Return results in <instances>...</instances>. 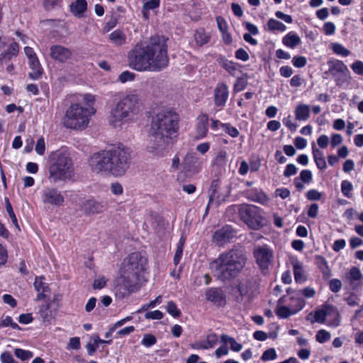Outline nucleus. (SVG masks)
<instances>
[{"label": "nucleus", "mask_w": 363, "mask_h": 363, "mask_svg": "<svg viewBox=\"0 0 363 363\" xmlns=\"http://www.w3.org/2000/svg\"><path fill=\"white\" fill-rule=\"evenodd\" d=\"M227 152L225 150H220L218 152L215 158V164L218 166L224 165L226 162Z\"/></svg>", "instance_id": "603ef678"}, {"label": "nucleus", "mask_w": 363, "mask_h": 363, "mask_svg": "<svg viewBox=\"0 0 363 363\" xmlns=\"http://www.w3.org/2000/svg\"><path fill=\"white\" fill-rule=\"evenodd\" d=\"M141 111V104L137 94H130L115 100L111 111L110 122L115 128L133 121Z\"/></svg>", "instance_id": "39448f33"}, {"label": "nucleus", "mask_w": 363, "mask_h": 363, "mask_svg": "<svg viewBox=\"0 0 363 363\" xmlns=\"http://www.w3.org/2000/svg\"><path fill=\"white\" fill-rule=\"evenodd\" d=\"M179 121L178 114L171 108H162L152 116L150 133L158 140L157 147L164 146L177 136Z\"/></svg>", "instance_id": "20e7f679"}, {"label": "nucleus", "mask_w": 363, "mask_h": 363, "mask_svg": "<svg viewBox=\"0 0 363 363\" xmlns=\"http://www.w3.org/2000/svg\"><path fill=\"white\" fill-rule=\"evenodd\" d=\"M206 298L217 306L226 304V297L220 288H210L206 291Z\"/></svg>", "instance_id": "6ab92c4d"}, {"label": "nucleus", "mask_w": 363, "mask_h": 363, "mask_svg": "<svg viewBox=\"0 0 363 363\" xmlns=\"http://www.w3.org/2000/svg\"><path fill=\"white\" fill-rule=\"evenodd\" d=\"M315 262L325 277H328L330 276V272L328 265V262L323 257L320 255L315 256Z\"/></svg>", "instance_id": "4c0bfd02"}, {"label": "nucleus", "mask_w": 363, "mask_h": 363, "mask_svg": "<svg viewBox=\"0 0 363 363\" xmlns=\"http://www.w3.org/2000/svg\"><path fill=\"white\" fill-rule=\"evenodd\" d=\"M167 311L174 318L179 317L182 313L181 311L177 308L176 303L172 301H170L167 303Z\"/></svg>", "instance_id": "a18cd8bd"}, {"label": "nucleus", "mask_w": 363, "mask_h": 363, "mask_svg": "<svg viewBox=\"0 0 363 363\" xmlns=\"http://www.w3.org/2000/svg\"><path fill=\"white\" fill-rule=\"evenodd\" d=\"M92 107H84L78 104H72L67 110L63 124L71 129H83L87 127L89 117L94 113Z\"/></svg>", "instance_id": "6e6552de"}, {"label": "nucleus", "mask_w": 363, "mask_h": 363, "mask_svg": "<svg viewBox=\"0 0 363 363\" xmlns=\"http://www.w3.org/2000/svg\"><path fill=\"white\" fill-rule=\"evenodd\" d=\"M237 289L241 296L253 294L258 289L257 279L253 277L243 279L239 281Z\"/></svg>", "instance_id": "a211bd4d"}, {"label": "nucleus", "mask_w": 363, "mask_h": 363, "mask_svg": "<svg viewBox=\"0 0 363 363\" xmlns=\"http://www.w3.org/2000/svg\"><path fill=\"white\" fill-rule=\"evenodd\" d=\"M291 262L293 267L295 281L298 283L303 282L306 280V277L304 275L303 263L297 258H293Z\"/></svg>", "instance_id": "a878e982"}, {"label": "nucleus", "mask_w": 363, "mask_h": 363, "mask_svg": "<svg viewBox=\"0 0 363 363\" xmlns=\"http://www.w3.org/2000/svg\"><path fill=\"white\" fill-rule=\"evenodd\" d=\"M293 65L298 68H302L307 63L306 58L303 56H294L292 59Z\"/></svg>", "instance_id": "6e6d98bb"}, {"label": "nucleus", "mask_w": 363, "mask_h": 363, "mask_svg": "<svg viewBox=\"0 0 363 363\" xmlns=\"http://www.w3.org/2000/svg\"><path fill=\"white\" fill-rule=\"evenodd\" d=\"M145 317L146 319L160 320L163 318V313L160 311L156 310L154 311L147 312Z\"/></svg>", "instance_id": "052dcab7"}, {"label": "nucleus", "mask_w": 363, "mask_h": 363, "mask_svg": "<svg viewBox=\"0 0 363 363\" xmlns=\"http://www.w3.org/2000/svg\"><path fill=\"white\" fill-rule=\"evenodd\" d=\"M352 190L353 186L350 182H349L348 180H344L342 182L341 191L342 194L345 196L349 199L352 198L353 196Z\"/></svg>", "instance_id": "79ce46f5"}, {"label": "nucleus", "mask_w": 363, "mask_h": 363, "mask_svg": "<svg viewBox=\"0 0 363 363\" xmlns=\"http://www.w3.org/2000/svg\"><path fill=\"white\" fill-rule=\"evenodd\" d=\"M298 169L293 164H288L284 172V176L285 177H290L291 176L295 175L297 173Z\"/></svg>", "instance_id": "e2e57ef3"}, {"label": "nucleus", "mask_w": 363, "mask_h": 363, "mask_svg": "<svg viewBox=\"0 0 363 363\" xmlns=\"http://www.w3.org/2000/svg\"><path fill=\"white\" fill-rule=\"evenodd\" d=\"M247 81L242 78V77H238L233 86V91L234 92H240L244 90L247 86Z\"/></svg>", "instance_id": "49530a36"}, {"label": "nucleus", "mask_w": 363, "mask_h": 363, "mask_svg": "<svg viewBox=\"0 0 363 363\" xmlns=\"http://www.w3.org/2000/svg\"><path fill=\"white\" fill-rule=\"evenodd\" d=\"M135 78V74L130 71H124L118 77V79L121 83L133 81Z\"/></svg>", "instance_id": "8fccbe9b"}, {"label": "nucleus", "mask_w": 363, "mask_h": 363, "mask_svg": "<svg viewBox=\"0 0 363 363\" xmlns=\"http://www.w3.org/2000/svg\"><path fill=\"white\" fill-rule=\"evenodd\" d=\"M1 363H18L16 362L9 352H4L0 355Z\"/></svg>", "instance_id": "bf43d9fd"}, {"label": "nucleus", "mask_w": 363, "mask_h": 363, "mask_svg": "<svg viewBox=\"0 0 363 363\" xmlns=\"http://www.w3.org/2000/svg\"><path fill=\"white\" fill-rule=\"evenodd\" d=\"M156 342H157V339L152 334H145L143 336V338L141 342V343L147 347H150L154 345Z\"/></svg>", "instance_id": "09e8293b"}, {"label": "nucleus", "mask_w": 363, "mask_h": 363, "mask_svg": "<svg viewBox=\"0 0 363 363\" xmlns=\"http://www.w3.org/2000/svg\"><path fill=\"white\" fill-rule=\"evenodd\" d=\"M357 291H352L348 295L345 293L344 299L350 306H354L359 304L360 298L357 294Z\"/></svg>", "instance_id": "a19ab883"}, {"label": "nucleus", "mask_w": 363, "mask_h": 363, "mask_svg": "<svg viewBox=\"0 0 363 363\" xmlns=\"http://www.w3.org/2000/svg\"><path fill=\"white\" fill-rule=\"evenodd\" d=\"M363 274L357 267H352L348 272L345 273V281L348 286L347 290L359 291L362 286Z\"/></svg>", "instance_id": "f8f14e48"}, {"label": "nucleus", "mask_w": 363, "mask_h": 363, "mask_svg": "<svg viewBox=\"0 0 363 363\" xmlns=\"http://www.w3.org/2000/svg\"><path fill=\"white\" fill-rule=\"evenodd\" d=\"M216 20L218 28L221 33L228 30V26L224 18L221 16H217Z\"/></svg>", "instance_id": "680f3d73"}, {"label": "nucleus", "mask_w": 363, "mask_h": 363, "mask_svg": "<svg viewBox=\"0 0 363 363\" xmlns=\"http://www.w3.org/2000/svg\"><path fill=\"white\" fill-rule=\"evenodd\" d=\"M238 213L241 220L250 228L258 230L263 227L264 218L259 208L254 205L242 204L238 206Z\"/></svg>", "instance_id": "1a4fd4ad"}, {"label": "nucleus", "mask_w": 363, "mask_h": 363, "mask_svg": "<svg viewBox=\"0 0 363 363\" xmlns=\"http://www.w3.org/2000/svg\"><path fill=\"white\" fill-rule=\"evenodd\" d=\"M82 210L86 215H94L102 213L106 208L104 201H96L94 199H89L84 201L81 205Z\"/></svg>", "instance_id": "f3484780"}, {"label": "nucleus", "mask_w": 363, "mask_h": 363, "mask_svg": "<svg viewBox=\"0 0 363 363\" xmlns=\"http://www.w3.org/2000/svg\"><path fill=\"white\" fill-rule=\"evenodd\" d=\"M327 317L335 318L334 325L337 326L339 325V313L337 308L327 303H324L320 308L315 311L313 313H310L306 317V320L311 323H324Z\"/></svg>", "instance_id": "9d476101"}, {"label": "nucleus", "mask_w": 363, "mask_h": 363, "mask_svg": "<svg viewBox=\"0 0 363 363\" xmlns=\"http://www.w3.org/2000/svg\"><path fill=\"white\" fill-rule=\"evenodd\" d=\"M236 237V231L230 225H225L217 230L213 235V241L219 246L230 242Z\"/></svg>", "instance_id": "4468645a"}, {"label": "nucleus", "mask_w": 363, "mask_h": 363, "mask_svg": "<svg viewBox=\"0 0 363 363\" xmlns=\"http://www.w3.org/2000/svg\"><path fill=\"white\" fill-rule=\"evenodd\" d=\"M229 96L228 86L224 82H220L216 84L214 89V104L218 107H224Z\"/></svg>", "instance_id": "dca6fc26"}, {"label": "nucleus", "mask_w": 363, "mask_h": 363, "mask_svg": "<svg viewBox=\"0 0 363 363\" xmlns=\"http://www.w3.org/2000/svg\"><path fill=\"white\" fill-rule=\"evenodd\" d=\"M196 130L197 138H203L206 135L208 130V118L207 116L203 115L199 118Z\"/></svg>", "instance_id": "2f4dec72"}, {"label": "nucleus", "mask_w": 363, "mask_h": 363, "mask_svg": "<svg viewBox=\"0 0 363 363\" xmlns=\"http://www.w3.org/2000/svg\"><path fill=\"white\" fill-rule=\"evenodd\" d=\"M220 65L232 76H235L237 72L238 71V65L233 61L223 59L220 62Z\"/></svg>", "instance_id": "e433bc0d"}, {"label": "nucleus", "mask_w": 363, "mask_h": 363, "mask_svg": "<svg viewBox=\"0 0 363 363\" xmlns=\"http://www.w3.org/2000/svg\"><path fill=\"white\" fill-rule=\"evenodd\" d=\"M167 38L162 35L150 38L143 46L137 44L128 55V65L138 72H160L169 65Z\"/></svg>", "instance_id": "f257e3e1"}, {"label": "nucleus", "mask_w": 363, "mask_h": 363, "mask_svg": "<svg viewBox=\"0 0 363 363\" xmlns=\"http://www.w3.org/2000/svg\"><path fill=\"white\" fill-rule=\"evenodd\" d=\"M221 125L224 128L225 132L233 138H237L239 135V131L229 123H223Z\"/></svg>", "instance_id": "5fc2aeb1"}, {"label": "nucleus", "mask_w": 363, "mask_h": 363, "mask_svg": "<svg viewBox=\"0 0 363 363\" xmlns=\"http://www.w3.org/2000/svg\"><path fill=\"white\" fill-rule=\"evenodd\" d=\"M327 65L328 69L324 72L325 78L332 77L338 84L340 80V61L331 58L328 61Z\"/></svg>", "instance_id": "412c9836"}, {"label": "nucleus", "mask_w": 363, "mask_h": 363, "mask_svg": "<svg viewBox=\"0 0 363 363\" xmlns=\"http://www.w3.org/2000/svg\"><path fill=\"white\" fill-rule=\"evenodd\" d=\"M267 28L270 32H284L286 30V26L281 22L272 18L268 20Z\"/></svg>", "instance_id": "c9c22d12"}, {"label": "nucleus", "mask_w": 363, "mask_h": 363, "mask_svg": "<svg viewBox=\"0 0 363 363\" xmlns=\"http://www.w3.org/2000/svg\"><path fill=\"white\" fill-rule=\"evenodd\" d=\"M301 42L299 36L294 32H289L282 39L283 44L290 48H296Z\"/></svg>", "instance_id": "7c9ffc66"}, {"label": "nucleus", "mask_w": 363, "mask_h": 363, "mask_svg": "<svg viewBox=\"0 0 363 363\" xmlns=\"http://www.w3.org/2000/svg\"><path fill=\"white\" fill-rule=\"evenodd\" d=\"M235 56L237 59L243 62L247 61L250 58L248 53L243 48H239L237 50L235 51Z\"/></svg>", "instance_id": "69168bd1"}, {"label": "nucleus", "mask_w": 363, "mask_h": 363, "mask_svg": "<svg viewBox=\"0 0 363 363\" xmlns=\"http://www.w3.org/2000/svg\"><path fill=\"white\" fill-rule=\"evenodd\" d=\"M182 164L184 171L194 174L199 172L201 169L199 159L195 153H187Z\"/></svg>", "instance_id": "4be33fe9"}, {"label": "nucleus", "mask_w": 363, "mask_h": 363, "mask_svg": "<svg viewBox=\"0 0 363 363\" xmlns=\"http://www.w3.org/2000/svg\"><path fill=\"white\" fill-rule=\"evenodd\" d=\"M330 338V334L325 330H320L318 331L315 339L320 343H324L328 341Z\"/></svg>", "instance_id": "de8ad7c7"}, {"label": "nucleus", "mask_w": 363, "mask_h": 363, "mask_svg": "<svg viewBox=\"0 0 363 363\" xmlns=\"http://www.w3.org/2000/svg\"><path fill=\"white\" fill-rule=\"evenodd\" d=\"M306 196L310 201H318L321 199L322 194L315 189H311L306 193Z\"/></svg>", "instance_id": "13d9d810"}, {"label": "nucleus", "mask_w": 363, "mask_h": 363, "mask_svg": "<svg viewBox=\"0 0 363 363\" xmlns=\"http://www.w3.org/2000/svg\"><path fill=\"white\" fill-rule=\"evenodd\" d=\"M220 186V181L218 179H214L211 182L210 188H209V201L207 206L208 208L211 203L213 201L215 197H217L218 189Z\"/></svg>", "instance_id": "ea45409f"}, {"label": "nucleus", "mask_w": 363, "mask_h": 363, "mask_svg": "<svg viewBox=\"0 0 363 363\" xmlns=\"http://www.w3.org/2000/svg\"><path fill=\"white\" fill-rule=\"evenodd\" d=\"M298 178L303 183L308 184L312 181V173L308 169H303L301 172Z\"/></svg>", "instance_id": "4d7b16f0"}, {"label": "nucleus", "mask_w": 363, "mask_h": 363, "mask_svg": "<svg viewBox=\"0 0 363 363\" xmlns=\"http://www.w3.org/2000/svg\"><path fill=\"white\" fill-rule=\"evenodd\" d=\"M72 51L60 45H54L50 47V55L52 60L60 63H65L72 57Z\"/></svg>", "instance_id": "2eb2a0df"}, {"label": "nucleus", "mask_w": 363, "mask_h": 363, "mask_svg": "<svg viewBox=\"0 0 363 363\" xmlns=\"http://www.w3.org/2000/svg\"><path fill=\"white\" fill-rule=\"evenodd\" d=\"M247 198L252 201L264 204L268 201V197L261 190L258 189H252L246 192Z\"/></svg>", "instance_id": "bb28decb"}, {"label": "nucleus", "mask_w": 363, "mask_h": 363, "mask_svg": "<svg viewBox=\"0 0 363 363\" xmlns=\"http://www.w3.org/2000/svg\"><path fill=\"white\" fill-rule=\"evenodd\" d=\"M220 340L225 344L229 343L230 345V349L234 352H240L242 348V345L238 342L235 338L231 337L227 335H221Z\"/></svg>", "instance_id": "f704fd0d"}, {"label": "nucleus", "mask_w": 363, "mask_h": 363, "mask_svg": "<svg viewBox=\"0 0 363 363\" xmlns=\"http://www.w3.org/2000/svg\"><path fill=\"white\" fill-rule=\"evenodd\" d=\"M306 305V301L298 300L296 307L293 311L289 306H278L275 310V313L280 318H287L293 314H296L300 311Z\"/></svg>", "instance_id": "5701e85b"}, {"label": "nucleus", "mask_w": 363, "mask_h": 363, "mask_svg": "<svg viewBox=\"0 0 363 363\" xmlns=\"http://www.w3.org/2000/svg\"><path fill=\"white\" fill-rule=\"evenodd\" d=\"M9 326L13 329L21 330V328L16 323L13 321L11 316L7 315L0 319V328Z\"/></svg>", "instance_id": "c03bdc74"}, {"label": "nucleus", "mask_w": 363, "mask_h": 363, "mask_svg": "<svg viewBox=\"0 0 363 363\" xmlns=\"http://www.w3.org/2000/svg\"><path fill=\"white\" fill-rule=\"evenodd\" d=\"M195 40L197 45L202 46L209 41V35L205 32L203 29H199L196 31L194 35Z\"/></svg>", "instance_id": "58836bf2"}, {"label": "nucleus", "mask_w": 363, "mask_h": 363, "mask_svg": "<svg viewBox=\"0 0 363 363\" xmlns=\"http://www.w3.org/2000/svg\"><path fill=\"white\" fill-rule=\"evenodd\" d=\"M130 160L129 149L119 145L94 153L90 158L89 164L96 173L121 177L129 168Z\"/></svg>", "instance_id": "f03ea898"}, {"label": "nucleus", "mask_w": 363, "mask_h": 363, "mask_svg": "<svg viewBox=\"0 0 363 363\" xmlns=\"http://www.w3.org/2000/svg\"><path fill=\"white\" fill-rule=\"evenodd\" d=\"M14 354L22 361L30 359L33 356V353L30 351L24 350L21 348H16L14 350Z\"/></svg>", "instance_id": "37998d69"}, {"label": "nucleus", "mask_w": 363, "mask_h": 363, "mask_svg": "<svg viewBox=\"0 0 363 363\" xmlns=\"http://www.w3.org/2000/svg\"><path fill=\"white\" fill-rule=\"evenodd\" d=\"M145 259L139 252L131 253L124 260V272L122 275L125 293L131 294L139 289V274L145 269Z\"/></svg>", "instance_id": "423d86ee"}, {"label": "nucleus", "mask_w": 363, "mask_h": 363, "mask_svg": "<svg viewBox=\"0 0 363 363\" xmlns=\"http://www.w3.org/2000/svg\"><path fill=\"white\" fill-rule=\"evenodd\" d=\"M71 13L77 18L84 17V13L87 9V2L86 0H76L70 6Z\"/></svg>", "instance_id": "393cba45"}, {"label": "nucleus", "mask_w": 363, "mask_h": 363, "mask_svg": "<svg viewBox=\"0 0 363 363\" xmlns=\"http://www.w3.org/2000/svg\"><path fill=\"white\" fill-rule=\"evenodd\" d=\"M43 277H36L34 282V287L38 292L36 301L44 299L47 295L46 293L50 291L49 286L44 281Z\"/></svg>", "instance_id": "b1692460"}, {"label": "nucleus", "mask_w": 363, "mask_h": 363, "mask_svg": "<svg viewBox=\"0 0 363 363\" xmlns=\"http://www.w3.org/2000/svg\"><path fill=\"white\" fill-rule=\"evenodd\" d=\"M20 50V45L16 42L10 43L7 48L0 54V65L9 64L13 58H16Z\"/></svg>", "instance_id": "aec40b11"}, {"label": "nucleus", "mask_w": 363, "mask_h": 363, "mask_svg": "<svg viewBox=\"0 0 363 363\" xmlns=\"http://www.w3.org/2000/svg\"><path fill=\"white\" fill-rule=\"evenodd\" d=\"M74 174V166L71 157L65 151H59L52 154L49 167L48 179L50 183L56 184L72 179Z\"/></svg>", "instance_id": "0eeeda50"}, {"label": "nucleus", "mask_w": 363, "mask_h": 363, "mask_svg": "<svg viewBox=\"0 0 363 363\" xmlns=\"http://www.w3.org/2000/svg\"><path fill=\"white\" fill-rule=\"evenodd\" d=\"M35 150L36 152V153L39 155H43L45 154V140L43 138V137H40L38 138V140H37V143H36V145H35Z\"/></svg>", "instance_id": "3c124183"}, {"label": "nucleus", "mask_w": 363, "mask_h": 363, "mask_svg": "<svg viewBox=\"0 0 363 363\" xmlns=\"http://www.w3.org/2000/svg\"><path fill=\"white\" fill-rule=\"evenodd\" d=\"M277 358V353L274 348H269L264 351L262 355L261 359L263 361L273 360Z\"/></svg>", "instance_id": "864d4df0"}, {"label": "nucleus", "mask_w": 363, "mask_h": 363, "mask_svg": "<svg viewBox=\"0 0 363 363\" xmlns=\"http://www.w3.org/2000/svg\"><path fill=\"white\" fill-rule=\"evenodd\" d=\"M29 67L31 72L29 73V77L33 80L39 79L43 74V67L40 63L38 58H33L28 61Z\"/></svg>", "instance_id": "cd10ccee"}, {"label": "nucleus", "mask_w": 363, "mask_h": 363, "mask_svg": "<svg viewBox=\"0 0 363 363\" xmlns=\"http://www.w3.org/2000/svg\"><path fill=\"white\" fill-rule=\"evenodd\" d=\"M247 257L244 250L233 248L220 253L210 262L213 276L222 282L230 281L242 272Z\"/></svg>", "instance_id": "7ed1b4c3"}, {"label": "nucleus", "mask_w": 363, "mask_h": 363, "mask_svg": "<svg viewBox=\"0 0 363 363\" xmlns=\"http://www.w3.org/2000/svg\"><path fill=\"white\" fill-rule=\"evenodd\" d=\"M351 67L355 74L359 75L363 74V62L357 60L351 65Z\"/></svg>", "instance_id": "338daca9"}, {"label": "nucleus", "mask_w": 363, "mask_h": 363, "mask_svg": "<svg viewBox=\"0 0 363 363\" xmlns=\"http://www.w3.org/2000/svg\"><path fill=\"white\" fill-rule=\"evenodd\" d=\"M286 293L289 296V306L294 311L296 307V304L298 303V300L305 301L304 299L301 297V293L297 291L296 290L292 289L291 288H288L286 289Z\"/></svg>", "instance_id": "473e14b6"}, {"label": "nucleus", "mask_w": 363, "mask_h": 363, "mask_svg": "<svg viewBox=\"0 0 363 363\" xmlns=\"http://www.w3.org/2000/svg\"><path fill=\"white\" fill-rule=\"evenodd\" d=\"M253 255L259 269L265 273L272 263L273 250L267 245H257L254 248Z\"/></svg>", "instance_id": "9b49d317"}, {"label": "nucleus", "mask_w": 363, "mask_h": 363, "mask_svg": "<svg viewBox=\"0 0 363 363\" xmlns=\"http://www.w3.org/2000/svg\"><path fill=\"white\" fill-rule=\"evenodd\" d=\"M110 41L116 46L121 47L127 43L126 35L121 30L117 29L108 35Z\"/></svg>", "instance_id": "c85d7f7f"}, {"label": "nucleus", "mask_w": 363, "mask_h": 363, "mask_svg": "<svg viewBox=\"0 0 363 363\" xmlns=\"http://www.w3.org/2000/svg\"><path fill=\"white\" fill-rule=\"evenodd\" d=\"M6 211L10 217V218L11 219V221L13 223V224L19 229V226H18V220H17V218L14 213V211L13 210V208H12V206L11 203H8V205H6Z\"/></svg>", "instance_id": "0e129e2a"}, {"label": "nucleus", "mask_w": 363, "mask_h": 363, "mask_svg": "<svg viewBox=\"0 0 363 363\" xmlns=\"http://www.w3.org/2000/svg\"><path fill=\"white\" fill-rule=\"evenodd\" d=\"M319 206L317 203H312L308 209L307 215L310 218H315L318 213Z\"/></svg>", "instance_id": "774afa93"}, {"label": "nucleus", "mask_w": 363, "mask_h": 363, "mask_svg": "<svg viewBox=\"0 0 363 363\" xmlns=\"http://www.w3.org/2000/svg\"><path fill=\"white\" fill-rule=\"evenodd\" d=\"M294 113L296 120L307 121L310 116V106L306 104H299L296 106Z\"/></svg>", "instance_id": "c756f323"}, {"label": "nucleus", "mask_w": 363, "mask_h": 363, "mask_svg": "<svg viewBox=\"0 0 363 363\" xmlns=\"http://www.w3.org/2000/svg\"><path fill=\"white\" fill-rule=\"evenodd\" d=\"M313 155L314 160L316 163L317 167L320 169H325L326 167V162L323 157V152L316 148L315 145L313 143L312 145Z\"/></svg>", "instance_id": "72a5a7b5"}, {"label": "nucleus", "mask_w": 363, "mask_h": 363, "mask_svg": "<svg viewBox=\"0 0 363 363\" xmlns=\"http://www.w3.org/2000/svg\"><path fill=\"white\" fill-rule=\"evenodd\" d=\"M42 201L56 206H60L65 201V197L62 192L54 187H48L43 190Z\"/></svg>", "instance_id": "ddd939ff"}]
</instances>
